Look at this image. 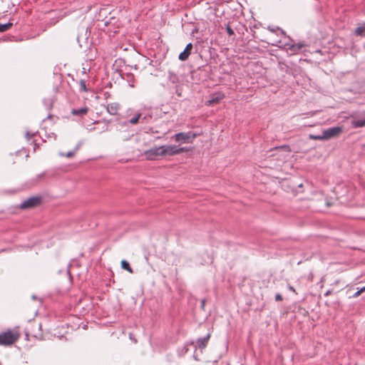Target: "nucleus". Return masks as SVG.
Segmentation results:
<instances>
[{
    "label": "nucleus",
    "instance_id": "obj_10",
    "mask_svg": "<svg viewBox=\"0 0 365 365\" xmlns=\"http://www.w3.org/2000/svg\"><path fill=\"white\" fill-rule=\"evenodd\" d=\"M351 124L354 128H361L365 126V118H354L351 120Z\"/></svg>",
    "mask_w": 365,
    "mask_h": 365
},
{
    "label": "nucleus",
    "instance_id": "obj_2",
    "mask_svg": "<svg viewBox=\"0 0 365 365\" xmlns=\"http://www.w3.org/2000/svg\"><path fill=\"white\" fill-rule=\"evenodd\" d=\"M197 134L192 132L187 133H179L175 134L172 138L177 142H181L183 143H190L196 138Z\"/></svg>",
    "mask_w": 365,
    "mask_h": 365
},
{
    "label": "nucleus",
    "instance_id": "obj_9",
    "mask_svg": "<svg viewBox=\"0 0 365 365\" xmlns=\"http://www.w3.org/2000/svg\"><path fill=\"white\" fill-rule=\"evenodd\" d=\"M222 98H223V95L220 94V93L213 95L210 98V99L206 102V104L207 106H211V105L215 104V103H218L221 99H222Z\"/></svg>",
    "mask_w": 365,
    "mask_h": 365
},
{
    "label": "nucleus",
    "instance_id": "obj_15",
    "mask_svg": "<svg viewBox=\"0 0 365 365\" xmlns=\"http://www.w3.org/2000/svg\"><path fill=\"white\" fill-rule=\"evenodd\" d=\"M12 23L0 24V32H4L10 29L12 26Z\"/></svg>",
    "mask_w": 365,
    "mask_h": 365
},
{
    "label": "nucleus",
    "instance_id": "obj_26",
    "mask_svg": "<svg viewBox=\"0 0 365 365\" xmlns=\"http://www.w3.org/2000/svg\"><path fill=\"white\" fill-rule=\"evenodd\" d=\"M331 292H331V290H328V291L325 293V295H326V296H328V295L331 294Z\"/></svg>",
    "mask_w": 365,
    "mask_h": 365
},
{
    "label": "nucleus",
    "instance_id": "obj_30",
    "mask_svg": "<svg viewBox=\"0 0 365 365\" xmlns=\"http://www.w3.org/2000/svg\"><path fill=\"white\" fill-rule=\"evenodd\" d=\"M52 116H53V115H48V119H51V118H52Z\"/></svg>",
    "mask_w": 365,
    "mask_h": 365
},
{
    "label": "nucleus",
    "instance_id": "obj_11",
    "mask_svg": "<svg viewBox=\"0 0 365 365\" xmlns=\"http://www.w3.org/2000/svg\"><path fill=\"white\" fill-rule=\"evenodd\" d=\"M119 104L116 103H110L107 107V110L110 114H115L119 109Z\"/></svg>",
    "mask_w": 365,
    "mask_h": 365
},
{
    "label": "nucleus",
    "instance_id": "obj_32",
    "mask_svg": "<svg viewBox=\"0 0 365 365\" xmlns=\"http://www.w3.org/2000/svg\"><path fill=\"white\" fill-rule=\"evenodd\" d=\"M82 88H84V90H86V85H85V84H83V86H82Z\"/></svg>",
    "mask_w": 365,
    "mask_h": 365
},
{
    "label": "nucleus",
    "instance_id": "obj_25",
    "mask_svg": "<svg viewBox=\"0 0 365 365\" xmlns=\"http://www.w3.org/2000/svg\"><path fill=\"white\" fill-rule=\"evenodd\" d=\"M33 135H34V133H31H31H29V132H27V133H26V138L28 140H29V139H30Z\"/></svg>",
    "mask_w": 365,
    "mask_h": 365
},
{
    "label": "nucleus",
    "instance_id": "obj_33",
    "mask_svg": "<svg viewBox=\"0 0 365 365\" xmlns=\"http://www.w3.org/2000/svg\"><path fill=\"white\" fill-rule=\"evenodd\" d=\"M110 24H111L110 22V23H106V26H108V25H110Z\"/></svg>",
    "mask_w": 365,
    "mask_h": 365
},
{
    "label": "nucleus",
    "instance_id": "obj_18",
    "mask_svg": "<svg viewBox=\"0 0 365 365\" xmlns=\"http://www.w3.org/2000/svg\"><path fill=\"white\" fill-rule=\"evenodd\" d=\"M93 124L102 125L103 126L99 130H104L106 129L107 125L105 122H101L99 120H94Z\"/></svg>",
    "mask_w": 365,
    "mask_h": 365
},
{
    "label": "nucleus",
    "instance_id": "obj_27",
    "mask_svg": "<svg viewBox=\"0 0 365 365\" xmlns=\"http://www.w3.org/2000/svg\"><path fill=\"white\" fill-rule=\"evenodd\" d=\"M88 126H89V125H87V128L91 130H96L97 129L96 128H89Z\"/></svg>",
    "mask_w": 365,
    "mask_h": 365
},
{
    "label": "nucleus",
    "instance_id": "obj_13",
    "mask_svg": "<svg viewBox=\"0 0 365 365\" xmlns=\"http://www.w3.org/2000/svg\"><path fill=\"white\" fill-rule=\"evenodd\" d=\"M121 267L123 269L127 270L130 273H133V269L130 267L129 263L126 260L123 259V260L121 261Z\"/></svg>",
    "mask_w": 365,
    "mask_h": 365
},
{
    "label": "nucleus",
    "instance_id": "obj_14",
    "mask_svg": "<svg viewBox=\"0 0 365 365\" xmlns=\"http://www.w3.org/2000/svg\"><path fill=\"white\" fill-rule=\"evenodd\" d=\"M304 46L302 43H297L292 45L289 48V50L293 52H297L301 50Z\"/></svg>",
    "mask_w": 365,
    "mask_h": 365
},
{
    "label": "nucleus",
    "instance_id": "obj_23",
    "mask_svg": "<svg viewBox=\"0 0 365 365\" xmlns=\"http://www.w3.org/2000/svg\"><path fill=\"white\" fill-rule=\"evenodd\" d=\"M275 300L276 301H282V297L280 294H277L275 295Z\"/></svg>",
    "mask_w": 365,
    "mask_h": 365
},
{
    "label": "nucleus",
    "instance_id": "obj_7",
    "mask_svg": "<svg viewBox=\"0 0 365 365\" xmlns=\"http://www.w3.org/2000/svg\"><path fill=\"white\" fill-rule=\"evenodd\" d=\"M192 50V44L191 43H190L186 46L185 50L180 53L179 59L182 61H186L188 58V57L190 56Z\"/></svg>",
    "mask_w": 365,
    "mask_h": 365
},
{
    "label": "nucleus",
    "instance_id": "obj_19",
    "mask_svg": "<svg viewBox=\"0 0 365 365\" xmlns=\"http://www.w3.org/2000/svg\"><path fill=\"white\" fill-rule=\"evenodd\" d=\"M140 116V115H135L134 118H131V119L130 120V123H132V124H135V123H138V119H139Z\"/></svg>",
    "mask_w": 365,
    "mask_h": 365
},
{
    "label": "nucleus",
    "instance_id": "obj_17",
    "mask_svg": "<svg viewBox=\"0 0 365 365\" xmlns=\"http://www.w3.org/2000/svg\"><path fill=\"white\" fill-rule=\"evenodd\" d=\"M309 138L312 139V140H324V136H323L322 133V135H313V134H311V135H309Z\"/></svg>",
    "mask_w": 365,
    "mask_h": 365
},
{
    "label": "nucleus",
    "instance_id": "obj_29",
    "mask_svg": "<svg viewBox=\"0 0 365 365\" xmlns=\"http://www.w3.org/2000/svg\"><path fill=\"white\" fill-rule=\"evenodd\" d=\"M289 289H290V290H292V291H293V292H294V288H293L292 287H291V286L289 287Z\"/></svg>",
    "mask_w": 365,
    "mask_h": 365
},
{
    "label": "nucleus",
    "instance_id": "obj_6",
    "mask_svg": "<svg viewBox=\"0 0 365 365\" xmlns=\"http://www.w3.org/2000/svg\"><path fill=\"white\" fill-rule=\"evenodd\" d=\"M41 202V197H31L22 202L20 205L21 209H29L38 205Z\"/></svg>",
    "mask_w": 365,
    "mask_h": 365
},
{
    "label": "nucleus",
    "instance_id": "obj_16",
    "mask_svg": "<svg viewBox=\"0 0 365 365\" xmlns=\"http://www.w3.org/2000/svg\"><path fill=\"white\" fill-rule=\"evenodd\" d=\"M88 110V108L85 107V108H81L80 110H73L72 111V114H84V113H87Z\"/></svg>",
    "mask_w": 365,
    "mask_h": 365
},
{
    "label": "nucleus",
    "instance_id": "obj_12",
    "mask_svg": "<svg viewBox=\"0 0 365 365\" xmlns=\"http://www.w3.org/2000/svg\"><path fill=\"white\" fill-rule=\"evenodd\" d=\"M354 34L356 36H365V23L356 27L354 30Z\"/></svg>",
    "mask_w": 365,
    "mask_h": 365
},
{
    "label": "nucleus",
    "instance_id": "obj_35",
    "mask_svg": "<svg viewBox=\"0 0 365 365\" xmlns=\"http://www.w3.org/2000/svg\"><path fill=\"white\" fill-rule=\"evenodd\" d=\"M2 251H4V250H2ZM1 252V250H0V252Z\"/></svg>",
    "mask_w": 365,
    "mask_h": 365
},
{
    "label": "nucleus",
    "instance_id": "obj_28",
    "mask_svg": "<svg viewBox=\"0 0 365 365\" xmlns=\"http://www.w3.org/2000/svg\"><path fill=\"white\" fill-rule=\"evenodd\" d=\"M361 292H365V287H362V288L361 289Z\"/></svg>",
    "mask_w": 365,
    "mask_h": 365
},
{
    "label": "nucleus",
    "instance_id": "obj_21",
    "mask_svg": "<svg viewBox=\"0 0 365 365\" xmlns=\"http://www.w3.org/2000/svg\"><path fill=\"white\" fill-rule=\"evenodd\" d=\"M75 153H76V150L69 151L65 154V156H66L67 158H71L75 155Z\"/></svg>",
    "mask_w": 365,
    "mask_h": 365
},
{
    "label": "nucleus",
    "instance_id": "obj_8",
    "mask_svg": "<svg viewBox=\"0 0 365 365\" xmlns=\"http://www.w3.org/2000/svg\"><path fill=\"white\" fill-rule=\"evenodd\" d=\"M210 338V334H208L205 337H203L202 339H198L196 341V347H197L200 349H205L208 343Z\"/></svg>",
    "mask_w": 365,
    "mask_h": 365
},
{
    "label": "nucleus",
    "instance_id": "obj_22",
    "mask_svg": "<svg viewBox=\"0 0 365 365\" xmlns=\"http://www.w3.org/2000/svg\"><path fill=\"white\" fill-rule=\"evenodd\" d=\"M276 150L277 149H279V150H284L285 151L287 152H289V148L288 146H282V147H280V148H275Z\"/></svg>",
    "mask_w": 365,
    "mask_h": 365
},
{
    "label": "nucleus",
    "instance_id": "obj_1",
    "mask_svg": "<svg viewBox=\"0 0 365 365\" xmlns=\"http://www.w3.org/2000/svg\"><path fill=\"white\" fill-rule=\"evenodd\" d=\"M17 332L8 330L0 334V345L9 346L14 344L19 339Z\"/></svg>",
    "mask_w": 365,
    "mask_h": 365
},
{
    "label": "nucleus",
    "instance_id": "obj_31",
    "mask_svg": "<svg viewBox=\"0 0 365 365\" xmlns=\"http://www.w3.org/2000/svg\"><path fill=\"white\" fill-rule=\"evenodd\" d=\"M82 88H84V90H86V85H85V84H83V86H82Z\"/></svg>",
    "mask_w": 365,
    "mask_h": 365
},
{
    "label": "nucleus",
    "instance_id": "obj_34",
    "mask_svg": "<svg viewBox=\"0 0 365 365\" xmlns=\"http://www.w3.org/2000/svg\"><path fill=\"white\" fill-rule=\"evenodd\" d=\"M204 304H205V302H204V301H202V306L203 307V306H204Z\"/></svg>",
    "mask_w": 365,
    "mask_h": 365
},
{
    "label": "nucleus",
    "instance_id": "obj_4",
    "mask_svg": "<svg viewBox=\"0 0 365 365\" xmlns=\"http://www.w3.org/2000/svg\"><path fill=\"white\" fill-rule=\"evenodd\" d=\"M145 158L148 160H156L160 157H163L161 146L152 148L144 153Z\"/></svg>",
    "mask_w": 365,
    "mask_h": 365
},
{
    "label": "nucleus",
    "instance_id": "obj_20",
    "mask_svg": "<svg viewBox=\"0 0 365 365\" xmlns=\"http://www.w3.org/2000/svg\"><path fill=\"white\" fill-rule=\"evenodd\" d=\"M227 32L230 36H232L235 34L234 31L232 29V28L227 25L226 28Z\"/></svg>",
    "mask_w": 365,
    "mask_h": 365
},
{
    "label": "nucleus",
    "instance_id": "obj_24",
    "mask_svg": "<svg viewBox=\"0 0 365 365\" xmlns=\"http://www.w3.org/2000/svg\"><path fill=\"white\" fill-rule=\"evenodd\" d=\"M362 293V292H361V289H359V291H357L356 292H355L354 294V295L352 296V297L354 298H356L358 297Z\"/></svg>",
    "mask_w": 365,
    "mask_h": 365
},
{
    "label": "nucleus",
    "instance_id": "obj_3",
    "mask_svg": "<svg viewBox=\"0 0 365 365\" xmlns=\"http://www.w3.org/2000/svg\"><path fill=\"white\" fill-rule=\"evenodd\" d=\"M161 148L163 156L175 155L186 150L185 148H178V146L173 145H161Z\"/></svg>",
    "mask_w": 365,
    "mask_h": 365
},
{
    "label": "nucleus",
    "instance_id": "obj_5",
    "mask_svg": "<svg viewBox=\"0 0 365 365\" xmlns=\"http://www.w3.org/2000/svg\"><path fill=\"white\" fill-rule=\"evenodd\" d=\"M342 133V128L340 126L332 127L322 130L324 140L338 137Z\"/></svg>",
    "mask_w": 365,
    "mask_h": 365
}]
</instances>
